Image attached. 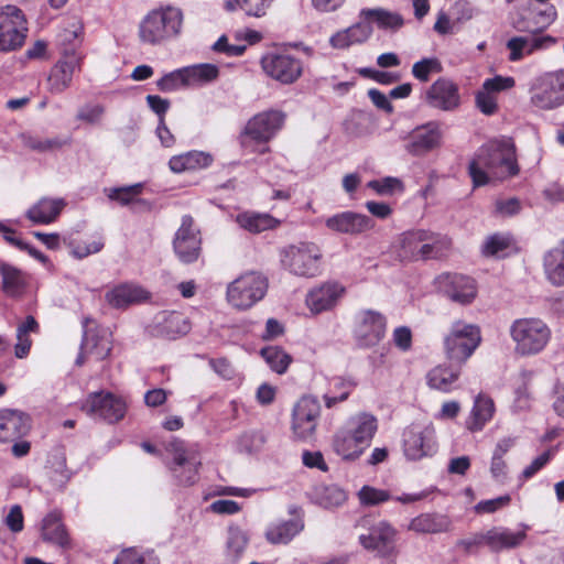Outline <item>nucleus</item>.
<instances>
[{
	"label": "nucleus",
	"instance_id": "f257e3e1",
	"mask_svg": "<svg viewBox=\"0 0 564 564\" xmlns=\"http://www.w3.org/2000/svg\"><path fill=\"white\" fill-rule=\"evenodd\" d=\"M519 172L514 141L505 135L482 144L468 164V175L474 187L487 185L491 177L506 180Z\"/></svg>",
	"mask_w": 564,
	"mask_h": 564
},
{
	"label": "nucleus",
	"instance_id": "f03ea898",
	"mask_svg": "<svg viewBox=\"0 0 564 564\" xmlns=\"http://www.w3.org/2000/svg\"><path fill=\"white\" fill-rule=\"evenodd\" d=\"M514 344V352L521 357L541 354L552 338L550 326L539 317H521L514 319L509 328Z\"/></svg>",
	"mask_w": 564,
	"mask_h": 564
},
{
	"label": "nucleus",
	"instance_id": "7ed1b4c3",
	"mask_svg": "<svg viewBox=\"0 0 564 564\" xmlns=\"http://www.w3.org/2000/svg\"><path fill=\"white\" fill-rule=\"evenodd\" d=\"M183 13L178 8L161 7L151 10L139 24V37L143 44L159 45L176 36L182 29Z\"/></svg>",
	"mask_w": 564,
	"mask_h": 564
},
{
	"label": "nucleus",
	"instance_id": "20e7f679",
	"mask_svg": "<svg viewBox=\"0 0 564 564\" xmlns=\"http://www.w3.org/2000/svg\"><path fill=\"white\" fill-rule=\"evenodd\" d=\"M481 343V330L476 324L455 321L443 340L446 359L453 365L464 366Z\"/></svg>",
	"mask_w": 564,
	"mask_h": 564
},
{
	"label": "nucleus",
	"instance_id": "39448f33",
	"mask_svg": "<svg viewBox=\"0 0 564 564\" xmlns=\"http://www.w3.org/2000/svg\"><path fill=\"white\" fill-rule=\"evenodd\" d=\"M259 64L269 79L282 86L295 84L304 73L303 59L285 48L264 53Z\"/></svg>",
	"mask_w": 564,
	"mask_h": 564
},
{
	"label": "nucleus",
	"instance_id": "423d86ee",
	"mask_svg": "<svg viewBox=\"0 0 564 564\" xmlns=\"http://www.w3.org/2000/svg\"><path fill=\"white\" fill-rule=\"evenodd\" d=\"M402 449L405 458L412 462L435 455L438 445L433 424L414 422L408 425L402 432Z\"/></svg>",
	"mask_w": 564,
	"mask_h": 564
},
{
	"label": "nucleus",
	"instance_id": "0eeeda50",
	"mask_svg": "<svg viewBox=\"0 0 564 564\" xmlns=\"http://www.w3.org/2000/svg\"><path fill=\"white\" fill-rule=\"evenodd\" d=\"M322 252L314 242L290 245L281 251V262L291 273L313 278L319 273Z\"/></svg>",
	"mask_w": 564,
	"mask_h": 564
},
{
	"label": "nucleus",
	"instance_id": "6e6552de",
	"mask_svg": "<svg viewBox=\"0 0 564 564\" xmlns=\"http://www.w3.org/2000/svg\"><path fill=\"white\" fill-rule=\"evenodd\" d=\"M267 290V278L260 273L249 272L240 275L228 285L227 300L238 310H248L263 299Z\"/></svg>",
	"mask_w": 564,
	"mask_h": 564
},
{
	"label": "nucleus",
	"instance_id": "1a4fd4ad",
	"mask_svg": "<svg viewBox=\"0 0 564 564\" xmlns=\"http://www.w3.org/2000/svg\"><path fill=\"white\" fill-rule=\"evenodd\" d=\"M28 21L22 10L7 4L0 8V51L19 50L28 35Z\"/></svg>",
	"mask_w": 564,
	"mask_h": 564
},
{
	"label": "nucleus",
	"instance_id": "9d476101",
	"mask_svg": "<svg viewBox=\"0 0 564 564\" xmlns=\"http://www.w3.org/2000/svg\"><path fill=\"white\" fill-rule=\"evenodd\" d=\"M322 406L316 397L303 395L292 409L291 431L297 441L311 440L318 425Z\"/></svg>",
	"mask_w": 564,
	"mask_h": 564
},
{
	"label": "nucleus",
	"instance_id": "9b49d317",
	"mask_svg": "<svg viewBox=\"0 0 564 564\" xmlns=\"http://www.w3.org/2000/svg\"><path fill=\"white\" fill-rule=\"evenodd\" d=\"M285 120L286 113L280 109L263 110L247 121L241 138H248L258 144H265L282 130Z\"/></svg>",
	"mask_w": 564,
	"mask_h": 564
},
{
	"label": "nucleus",
	"instance_id": "f8f14e48",
	"mask_svg": "<svg viewBox=\"0 0 564 564\" xmlns=\"http://www.w3.org/2000/svg\"><path fill=\"white\" fill-rule=\"evenodd\" d=\"M399 531L387 520H381L373 524L369 532L360 534L358 540L360 545L367 551L376 553L382 558H390L398 555Z\"/></svg>",
	"mask_w": 564,
	"mask_h": 564
},
{
	"label": "nucleus",
	"instance_id": "ddd939ff",
	"mask_svg": "<svg viewBox=\"0 0 564 564\" xmlns=\"http://www.w3.org/2000/svg\"><path fill=\"white\" fill-rule=\"evenodd\" d=\"M387 317L375 310H361L355 317L354 338L359 347L377 346L386 336Z\"/></svg>",
	"mask_w": 564,
	"mask_h": 564
},
{
	"label": "nucleus",
	"instance_id": "4468645a",
	"mask_svg": "<svg viewBox=\"0 0 564 564\" xmlns=\"http://www.w3.org/2000/svg\"><path fill=\"white\" fill-rule=\"evenodd\" d=\"M173 250L177 259L184 264L194 263L199 259L202 237L191 215L183 217L182 225L173 239Z\"/></svg>",
	"mask_w": 564,
	"mask_h": 564
},
{
	"label": "nucleus",
	"instance_id": "2eb2a0df",
	"mask_svg": "<svg viewBox=\"0 0 564 564\" xmlns=\"http://www.w3.org/2000/svg\"><path fill=\"white\" fill-rule=\"evenodd\" d=\"M531 102L540 109L564 105V70L542 76L532 89Z\"/></svg>",
	"mask_w": 564,
	"mask_h": 564
},
{
	"label": "nucleus",
	"instance_id": "dca6fc26",
	"mask_svg": "<svg viewBox=\"0 0 564 564\" xmlns=\"http://www.w3.org/2000/svg\"><path fill=\"white\" fill-rule=\"evenodd\" d=\"M438 283L444 294L460 305L470 304L477 296V284L470 276L444 273L438 276Z\"/></svg>",
	"mask_w": 564,
	"mask_h": 564
},
{
	"label": "nucleus",
	"instance_id": "f3484780",
	"mask_svg": "<svg viewBox=\"0 0 564 564\" xmlns=\"http://www.w3.org/2000/svg\"><path fill=\"white\" fill-rule=\"evenodd\" d=\"M172 446L173 458L167 463L169 470L173 474L178 486L194 485L197 481L200 460L188 455L182 443H175Z\"/></svg>",
	"mask_w": 564,
	"mask_h": 564
},
{
	"label": "nucleus",
	"instance_id": "a211bd4d",
	"mask_svg": "<svg viewBox=\"0 0 564 564\" xmlns=\"http://www.w3.org/2000/svg\"><path fill=\"white\" fill-rule=\"evenodd\" d=\"M426 102L430 107L453 111L460 105L458 86L448 78L436 79L426 90Z\"/></svg>",
	"mask_w": 564,
	"mask_h": 564
},
{
	"label": "nucleus",
	"instance_id": "6ab92c4d",
	"mask_svg": "<svg viewBox=\"0 0 564 564\" xmlns=\"http://www.w3.org/2000/svg\"><path fill=\"white\" fill-rule=\"evenodd\" d=\"M345 288L338 282H325L312 289L305 299L306 305L314 314L333 310L343 297Z\"/></svg>",
	"mask_w": 564,
	"mask_h": 564
},
{
	"label": "nucleus",
	"instance_id": "aec40b11",
	"mask_svg": "<svg viewBox=\"0 0 564 564\" xmlns=\"http://www.w3.org/2000/svg\"><path fill=\"white\" fill-rule=\"evenodd\" d=\"M442 133L437 121H430L416 127L406 144V150L413 155H421L433 150L441 143Z\"/></svg>",
	"mask_w": 564,
	"mask_h": 564
},
{
	"label": "nucleus",
	"instance_id": "412c9836",
	"mask_svg": "<svg viewBox=\"0 0 564 564\" xmlns=\"http://www.w3.org/2000/svg\"><path fill=\"white\" fill-rule=\"evenodd\" d=\"M79 61L75 53L66 54L53 66L47 78L52 94H61L69 87L74 73L79 68Z\"/></svg>",
	"mask_w": 564,
	"mask_h": 564
},
{
	"label": "nucleus",
	"instance_id": "4be33fe9",
	"mask_svg": "<svg viewBox=\"0 0 564 564\" xmlns=\"http://www.w3.org/2000/svg\"><path fill=\"white\" fill-rule=\"evenodd\" d=\"M150 299L151 293L135 283L118 284L108 293V304L120 310L145 303Z\"/></svg>",
	"mask_w": 564,
	"mask_h": 564
},
{
	"label": "nucleus",
	"instance_id": "5701e85b",
	"mask_svg": "<svg viewBox=\"0 0 564 564\" xmlns=\"http://www.w3.org/2000/svg\"><path fill=\"white\" fill-rule=\"evenodd\" d=\"M378 426L376 415L369 412H358L351 415L343 427L355 437V441L368 448L378 431Z\"/></svg>",
	"mask_w": 564,
	"mask_h": 564
},
{
	"label": "nucleus",
	"instance_id": "b1692460",
	"mask_svg": "<svg viewBox=\"0 0 564 564\" xmlns=\"http://www.w3.org/2000/svg\"><path fill=\"white\" fill-rule=\"evenodd\" d=\"M372 32V26L364 20L334 33L329 37V45L335 50H347L367 42Z\"/></svg>",
	"mask_w": 564,
	"mask_h": 564
},
{
	"label": "nucleus",
	"instance_id": "393cba45",
	"mask_svg": "<svg viewBox=\"0 0 564 564\" xmlns=\"http://www.w3.org/2000/svg\"><path fill=\"white\" fill-rule=\"evenodd\" d=\"M452 520L438 512H423L411 519L408 530L417 534H440L449 531Z\"/></svg>",
	"mask_w": 564,
	"mask_h": 564
},
{
	"label": "nucleus",
	"instance_id": "a878e982",
	"mask_svg": "<svg viewBox=\"0 0 564 564\" xmlns=\"http://www.w3.org/2000/svg\"><path fill=\"white\" fill-rule=\"evenodd\" d=\"M525 538L524 530L512 531L508 528H492L482 534L485 544L494 552L518 547Z\"/></svg>",
	"mask_w": 564,
	"mask_h": 564
},
{
	"label": "nucleus",
	"instance_id": "bb28decb",
	"mask_svg": "<svg viewBox=\"0 0 564 564\" xmlns=\"http://www.w3.org/2000/svg\"><path fill=\"white\" fill-rule=\"evenodd\" d=\"M326 226L341 234H359L373 227L372 218L366 214H334L326 220Z\"/></svg>",
	"mask_w": 564,
	"mask_h": 564
},
{
	"label": "nucleus",
	"instance_id": "cd10ccee",
	"mask_svg": "<svg viewBox=\"0 0 564 564\" xmlns=\"http://www.w3.org/2000/svg\"><path fill=\"white\" fill-rule=\"evenodd\" d=\"M62 518L63 514L58 510L50 512L42 521V538L62 549H69L72 542Z\"/></svg>",
	"mask_w": 564,
	"mask_h": 564
},
{
	"label": "nucleus",
	"instance_id": "c85d7f7f",
	"mask_svg": "<svg viewBox=\"0 0 564 564\" xmlns=\"http://www.w3.org/2000/svg\"><path fill=\"white\" fill-rule=\"evenodd\" d=\"M556 18L557 11L553 4H546L543 9H530L528 17L518 22L517 29L520 32L542 33Z\"/></svg>",
	"mask_w": 564,
	"mask_h": 564
},
{
	"label": "nucleus",
	"instance_id": "c756f323",
	"mask_svg": "<svg viewBox=\"0 0 564 564\" xmlns=\"http://www.w3.org/2000/svg\"><path fill=\"white\" fill-rule=\"evenodd\" d=\"M214 158L209 152L191 150L178 155H173L169 161V167L173 173L195 171L209 167Z\"/></svg>",
	"mask_w": 564,
	"mask_h": 564
},
{
	"label": "nucleus",
	"instance_id": "7c9ffc66",
	"mask_svg": "<svg viewBox=\"0 0 564 564\" xmlns=\"http://www.w3.org/2000/svg\"><path fill=\"white\" fill-rule=\"evenodd\" d=\"M30 427V419L22 412L6 411L0 413V442H9L21 437L29 432Z\"/></svg>",
	"mask_w": 564,
	"mask_h": 564
},
{
	"label": "nucleus",
	"instance_id": "2f4dec72",
	"mask_svg": "<svg viewBox=\"0 0 564 564\" xmlns=\"http://www.w3.org/2000/svg\"><path fill=\"white\" fill-rule=\"evenodd\" d=\"M517 252V242L509 232H495L481 246V254L487 258L503 259Z\"/></svg>",
	"mask_w": 564,
	"mask_h": 564
},
{
	"label": "nucleus",
	"instance_id": "473e14b6",
	"mask_svg": "<svg viewBox=\"0 0 564 564\" xmlns=\"http://www.w3.org/2000/svg\"><path fill=\"white\" fill-rule=\"evenodd\" d=\"M308 495L312 502L325 509L338 508L348 498L347 492L335 484H318L312 488Z\"/></svg>",
	"mask_w": 564,
	"mask_h": 564
},
{
	"label": "nucleus",
	"instance_id": "72a5a7b5",
	"mask_svg": "<svg viewBox=\"0 0 564 564\" xmlns=\"http://www.w3.org/2000/svg\"><path fill=\"white\" fill-rule=\"evenodd\" d=\"M462 368V366L451 362L448 366L438 365L434 367L426 376L429 387L442 392H449L453 384L458 380Z\"/></svg>",
	"mask_w": 564,
	"mask_h": 564
},
{
	"label": "nucleus",
	"instance_id": "f704fd0d",
	"mask_svg": "<svg viewBox=\"0 0 564 564\" xmlns=\"http://www.w3.org/2000/svg\"><path fill=\"white\" fill-rule=\"evenodd\" d=\"M495 413L494 400L482 393H479L475 401L470 415L466 421V427L470 432H479L492 419Z\"/></svg>",
	"mask_w": 564,
	"mask_h": 564
},
{
	"label": "nucleus",
	"instance_id": "c9c22d12",
	"mask_svg": "<svg viewBox=\"0 0 564 564\" xmlns=\"http://www.w3.org/2000/svg\"><path fill=\"white\" fill-rule=\"evenodd\" d=\"M329 390L323 395L325 406L334 408L337 403L346 401L357 388L358 381L352 377L335 376L328 381Z\"/></svg>",
	"mask_w": 564,
	"mask_h": 564
},
{
	"label": "nucleus",
	"instance_id": "e433bc0d",
	"mask_svg": "<svg viewBox=\"0 0 564 564\" xmlns=\"http://www.w3.org/2000/svg\"><path fill=\"white\" fill-rule=\"evenodd\" d=\"M332 446L334 452L345 460H356L367 449L364 444L355 441V437L343 426L334 434Z\"/></svg>",
	"mask_w": 564,
	"mask_h": 564
},
{
	"label": "nucleus",
	"instance_id": "4c0bfd02",
	"mask_svg": "<svg viewBox=\"0 0 564 564\" xmlns=\"http://www.w3.org/2000/svg\"><path fill=\"white\" fill-rule=\"evenodd\" d=\"M543 268L547 281L553 285L562 286L564 284V239L557 247L544 254Z\"/></svg>",
	"mask_w": 564,
	"mask_h": 564
},
{
	"label": "nucleus",
	"instance_id": "58836bf2",
	"mask_svg": "<svg viewBox=\"0 0 564 564\" xmlns=\"http://www.w3.org/2000/svg\"><path fill=\"white\" fill-rule=\"evenodd\" d=\"M430 231L417 229L406 231L402 235L400 241V250L398 257L401 261H416L420 260V247L422 242L432 239Z\"/></svg>",
	"mask_w": 564,
	"mask_h": 564
},
{
	"label": "nucleus",
	"instance_id": "ea45409f",
	"mask_svg": "<svg viewBox=\"0 0 564 564\" xmlns=\"http://www.w3.org/2000/svg\"><path fill=\"white\" fill-rule=\"evenodd\" d=\"M112 564H161V558L154 549L135 545L121 549Z\"/></svg>",
	"mask_w": 564,
	"mask_h": 564
},
{
	"label": "nucleus",
	"instance_id": "a19ab883",
	"mask_svg": "<svg viewBox=\"0 0 564 564\" xmlns=\"http://www.w3.org/2000/svg\"><path fill=\"white\" fill-rule=\"evenodd\" d=\"M359 15L370 25L376 23L381 30H399L403 25V18L399 13L382 8H364Z\"/></svg>",
	"mask_w": 564,
	"mask_h": 564
},
{
	"label": "nucleus",
	"instance_id": "79ce46f5",
	"mask_svg": "<svg viewBox=\"0 0 564 564\" xmlns=\"http://www.w3.org/2000/svg\"><path fill=\"white\" fill-rule=\"evenodd\" d=\"M158 329L160 335L175 339L186 335L191 329V324L182 313L169 312L163 315L162 321L158 324Z\"/></svg>",
	"mask_w": 564,
	"mask_h": 564
},
{
	"label": "nucleus",
	"instance_id": "37998d69",
	"mask_svg": "<svg viewBox=\"0 0 564 564\" xmlns=\"http://www.w3.org/2000/svg\"><path fill=\"white\" fill-rule=\"evenodd\" d=\"M236 221L251 234L274 229L281 224V220L271 214H237Z\"/></svg>",
	"mask_w": 564,
	"mask_h": 564
},
{
	"label": "nucleus",
	"instance_id": "c03bdc74",
	"mask_svg": "<svg viewBox=\"0 0 564 564\" xmlns=\"http://www.w3.org/2000/svg\"><path fill=\"white\" fill-rule=\"evenodd\" d=\"M514 444L516 438L510 436L503 437L497 443L490 462V474L494 479L498 481L506 479L508 466L503 457Z\"/></svg>",
	"mask_w": 564,
	"mask_h": 564
},
{
	"label": "nucleus",
	"instance_id": "a18cd8bd",
	"mask_svg": "<svg viewBox=\"0 0 564 564\" xmlns=\"http://www.w3.org/2000/svg\"><path fill=\"white\" fill-rule=\"evenodd\" d=\"M303 529L300 520H286L272 524L265 532L267 540L272 544H286Z\"/></svg>",
	"mask_w": 564,
	"mask_h": 564
},
{
	"label": "nucleus",
	"instance_id": "49530a36",
	"mask_svg": "<svg viewBox=\"0 0 564 564\" xmlns=\"http://www.w3.org/2000/svg\"><path fill=\"white\" fill-rule=\"evenodd\" d=\"M249 543L245 531L239 527L230 525L226 541L225 556L228 562L236 564L243 555Z\"/></svg>",
	"mask_w": 564,
	"mask_h": 564
},
{
	"label": "nucleus",
	"instance_id": "de8ad7c7",
	"mask_svg": "<svg viewBox=\"0 0 564 564\" xmlns=\"http://www.w3.org/2000/svg\"><path fill=\"white\" fill-rule=\"evenodd\" d=\"M19 139L23 147L39 153L61 149L67 143L66 140L59 138H43L33 132H22L19 134Z\"/></svg>",
	"mask_w": 564,
	"mask_h": 564
},
{
	"label": "nucleus",
	"instance_id": "09e8293b",
	"mask_svg": "<svg viewBox=\"0 0 564 564\" xmlns=\"http://www.w3.org/2000/svg\"><path fill=\"white\" fill-rule=\"evenodd\" d=\"M187 86L206 85L216 80L219 76V68L215 64L202 63L184 67Z\"/></svg>",
	"mask_w": 564,
	"mask_h": 564
},
{
	"label": "nucleus",
	"instance_id": "8fccbe9b",
	"mask_svg": "<svg viewBox=\"0 0 564 564\" xmlns=\"http://www.w3.org/2000/svg\"><path fill=\"white\" fill-rule=\"evenodd\" d=\"M260 356L264 359L270 369L283 375L288 371L293 358L280 346H267L261 348Z\"/></svg>",
	"mask_w": 564,
	"mask_h": 564
},
{
	"label": "nucleus",
	"instance_id": "3c124183",
	"mask_svg": "<svg viewBox=\"0 0 564 564\" xmlns=\"http://www.w3.org/2000/svg\"><path fill=\"white\" fill-rule=\"evenodd\" d=\"M144 188V183H135L132 185H124L119 187L108 188V200H115L120 206H134L143 203L140 198Z\"/></svg>",
	"mask_w": 564,
	"mask_h": 564
},
{
	"label": "nucleus",
	"instance_id": "603ef678",
	"mask_svg": "<svg viewBox=\"0 0 564 564\" xmlns=\"http://www.w3.org/2000/svg\"><path fill=\"white\" fill-rule=\"evenodd\" d=\"M430 235L433 238L422 242L420 247V260L441 259L451 249L452 240L447 236H440L433 232H430Z\"/></svg>",
	"mask_w": 564,
	"mask_h": 564
},
{
	"label": "nucleus",
	"instance_id": "864d4df0",
	"mask_svg": "<svg viewBox=\"0 0 564 564\" xmlns=\"http://www.w3.org/2000/svg\"><path fill=\"white\" fill-rule=\"evenodd\" d=\"M359 503L364 507H373L392 499L388 490L364 485L357 492Z\"/></svg>",
	"mask_w": 564,
	"mask_h": 564
},
{
	"label": "nucleus",
	"instance_id": "5fc2aeb1",
	"mask_svg": "<svg viewBox=\"0 0 564 564\" xmlns=\"http://www.w3.org/2000/svg\"><path fill=\"white\" fill-rule=\"evenodd\" d=\"M1 275L4 292L10 296H17L23 289L21 272L11 265L3 264Z\"/></svg>",
	"mask_w": 564,
	"mask_h": 564
},
{
	"label": "nucleus",
	"instance_id": "6e6d98bb",
	"mask_svg": "<svg viewBox=\"0 0 564 564\" xmlns=\"http://www.w3.org/2000/svg\"><path fill=\"white\" fill-rule=\"evenodd\" d=\"M155 85L156 88L162 93H173L181 89L182 87L187 86L184 67L163 75L156 80Z\"/></svg>",
	"mask_w": 564,
	"mask_h": 564
},
{
	"label": "nucleus",
	"instance_id": "4d7b16f0",
	"mask_svg": "<svg viewBox=\"0 0 564 564\" xmlns=\"http://www.w3.org/2000/svg\"><path fill=\"white\" fill-rule=\"evenodd\" d=\"M366 186L382 196L392 195L395 192H402L404 188L402 181L393 176L371 180Z\"/></svg>",
	"mask_w": 564,
	"mask_h": 564
},
{
	"label": "nucleus",
	"instance_id": "13d9d810",
	"mask_svg": "<svg viewBox=\"0 0 564 564\" xmlns=\"http://www.w3.org/2000/svg\"><path fill=\"white\" fill-rule=\"evenodd\" d=\"M442 66L436 57H424L412 66V75L422 83L430 79L431 74L441 72Z\"/></svg>",
	"mask_w": 564,
	"mask_h": 564
},
{
	"label": "nucleus",
	"instance_id": "bf43d9fd",
	"mask_svg": "<svg viewBox=\"0 0 564 564\" xmlns=\"http://www.w3.org/2000/svg\"><path fill=\"white\" fill-rule=\"evenodd\" d=\"M531 35L523 36L525 40L524 51L530 55L538 51L547 50L556 43V39L542 33H530Z\"/></svg>",
	"mask_w": 564,
	"mask_h": 564
},
{
	"label": "nucleus",
	"instance_id": "052dcab7",
	"mask_svg": "<svg viewBox=\"0 0 564 564\" xmlns=\"http://www.w3.org/2000/svg\"><path fill=\"white\" fill-rule=\"evenodd\" d=\"M267 443V435L263 431H251L245 433L239 441L240 446L249 454L260 452Z\"/></svg>",
	"mask_w": 564,
	"mask_h": 564
},
{
	"label": "nucleus",
	"instance_id": "680f3d73",
	"mask_svg": "<svg viewBox=\"0 0 564 564\" xmlns=\"http://www.w3.org/2000/svg\"><path fill=\"white\" fill-rule=\"evenodd\" d=\"M128 403L123 397L108 392V423L122 420L127 413Z\"/></svg>",
	"mask_w": 564,
	"mask_h": 564
},
{
	"label": "nucleus",
	"instance_id": "e2e57ef3",
	"mask_svg": "<svg viewBox=\"0 0 564 564\" xmlns=\"http://www.w3.org/2000/svg\"><path fill=\"white\" fill-rule=\"evenodd\" d=\"M106 395L102 391L95 392L89 395L83 410L93 417H105Z\"/></svg>",
	"mask_w": 564,
	"mask_h": 564
},
{
	"label": "nucleus",
	"instance_id": "0e129e2a",
	"mask_svg": "<svg viewBox=\"0 0 564 564\" xmlns=\"http://www.w3.org/2000/svg\"><path fill=\"white\" fill-rule=\"evenodd\" d=\"M475 101L477 108L486 116H491L498 110L496 98L484 88L476 93Z\"/></svg>",
	"mask_w": 564,
	"mask_h": 564
},
{
	"label": "nucleus",
	"instance_id": "69168bd1",
	"mask_svg": "<svg viewBox=\"0 0 564 564\" xmlns=\"http://www.w3.org/2000/svg\"><path fill=\"white\" fill-rule=\"evenodd\" d=\"M213 51L225 54L229 57H237L243 55L247 50L246 45H235L228 43V37L221 35L212 46Z\"/></svg>",
	"mask_w": 564,
	"mask_h": 564
},
{
	"label": "nucleus",
	"instance_id": "338daca9",
	"mask_svg": "<svg viewBox=\"0 0 564 564\" xmlns=\"http://www.w3.org/2000/svg\"><path fill=\"white\" fill-rule=\"evenodd\" d=\"M242 2V11L254 18H262L267 14V10L271 7L273 0H240Z\"/></svg>",
	"mask_w": 564,
	"mask_h": 564
},
{
	"label": "nucleus",
	"instance_id": "774afa93",
	"mask_svg": "<svg viewBox=\"0 0 564 564\" xmlns=\"http://www.w3.org/2000/svg\"><path fill=\"white\" fill-rule=\"evenodd\" d=\"M514 84L516 82L513 77L496 75L492 78H487L482 84V88L492 94L508 90L512 88Z\"/></svg>",
	"mask_w": 564,
	"mask_h": 564
}]
</instances>
